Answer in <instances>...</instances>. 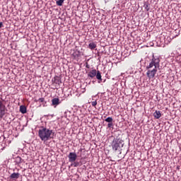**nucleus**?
Returning a JSON list of instances; mask_svg holds the SVG:
<instances>
[{
    "mask_svg": "<svg viewBox=\"0 0 181 181\" xmlns=\"http://www.w3.org/2000/svg\"><path fill=\"white\" fill-rule=\"evenodd\" d=\"M160 63V59L158 58V57L153 55L151 62L146 66L148 70L146 76L148 77V78H153V77H155V75L156 73H158V70L160 69V65L159 64Z\"/></svg>",
    "mask_w": 181,
    "mask_h": 181,
    "instance_id": "1",
    "label": "nucleus"
},
{
    "mask_svg": "<svg viewBox=\"0 0 181 181\" xmlns=\"http://www.w3.org/2000/svg\"><path fill=\"white\" fill-rule=\"evenodd\" d=\"M124 144L125 143L122 139L118 136L114 138L110 145L112 152L118 153V155H121V153H122V148H124Z\"/></svg>",
    "mask_w": 181,
    "mask_h": 181,
    "instance_id": "2",
    "label": "nucleus"
},
{
    "mask_svg": "<svg viewBox=\"0 0 181 181\" xmlns=\"http://www.w3.org/2000/svg\"><path fill=\"white\" fill-rule=\"evenodd\" d=\"M52 134H53V130H50L46 127H43L38 131V136L43 142L52 139Z\"/></svg>",
    "mask_w": 181,
    "mask_h": 181,
    "instance_id": "3",
    "label": "nucleus"
},
{
    "mask_svg": "<svg viewBox=\"0 0 181 181\" xmlns=\"http://www.w3.org/2000/svg\"><path fill=\"white\" fill-rule=\"evenodd\" d=\"M5 105L2 103V101L0 100V118H4V116L5 115V110H6Z\"/></svg>",
    "mask_w": 181,
    "mask_h": 181,
    "instance_id": "4",
    "label": "nucleus"
},
{
    "mask_svg": "<svg viewBox=\"0 0 181 181\" xmlns=\"http://www.w3.org/2000/svg\"><path fill=\"white\" fill-rule=\"evenodd\" d=\"M68 158L69 162H76V160L77 159V154L76 153H69Z\"/></svg>",
    "mask_w": 181,
    "mask_h": 181,
    "instance_id": "5",
    "label": "nucleus"
},
{
    "mask_svg": "<svg viewBox=\"0 0 181 181\" xmlns=\"http://www.w3.org/2000/svg\"><path fill=\"white\" fill-rule=\"evenodd\" d=\"M97 76V70L93 69L88 74V77H90V78H94Z\"/></svg>",
    "mask_w": 181,
    "mask_h": 181,
    "instance_id": "6",
    "label": "nucleus"
},
{
    "mask_svg": "<svg viewBox=\"0 0 181 181\" xmlns=\"http://www.w3.org/2000/svg\"><path fill=\"white\" fill-rule=\"evenodd\" d=\"M52 83H54V84H58V86H60V84H62V79H60V78L58 76H56L52 78Z\"/></svg>",
    "mask_w": 181,
    "mask_h": 181,
    "instance_id": "7",
    "label": "nucleus"
},
{
    "mask_svg": "<svg viewBox=\"0 0 181 181\" xmlns=\"http://www.w3.org/2000/svg\"><path fill=\"white\" fill-rule=\"evenodd\" d=\"M153 115L154 118H156V119H159V118L162 117V113H160V111L159 110H156L155 112H153Z\"/></svg>",
    "mask_w": 181,
    "mask_h": 181,
    "instance_id": "8",
    "label": "nucleus"
},
{
    "mask_svg": "<svg viewBox=\"0 0 181 181\" xmlns=\"http://www.w3.org/2000/svg\"><path fill=\"white\" fill-rule=\"evenodd\" d=\"M96 78L98 81V83H101L103 81V78L101 76V72L100 71H96Z\"/></svg>",
    "mask_w": 181,
    "mask_h": 181,
    "instance_id": "9",
    "label": "nucleus"
},
{
    "mask_svg": "<svg viewBox=\"0 0 181 181\" xmlns=\"http://www.w3.org/2000/svg\"><path fill=\"white\" fill-rule=\"evenodd\" d=\"M88 47L90 50H94V49L97 47V42H90Z\"/></svg>",
    "mask_w": 181,
    "mask_h": 181,
    "instance_id": "10",
    "label": "nucleus"
},
{
    "mask_svg": "<svg viewBox=\"0 0 181 181\" xmlns=\"http://www.w3.org/2000/svg\"><path fill=\"white\" fill-rule=\"evenodd\" d=\"M21 174L19 173H13L10 175V179H19Z\"/></svg>",
    "mask_w": 181,
    "mask_h": 181,
    "instance_id": "11",
    "label": "nucleus"
},
{
    "mask_svg": "<svg viewBox=\"0 0 181 181\" xmlns=\"http://www.w3.org/2000/svg\"><path fill=\"white\" fill-rule=\"evenodd\" d=\"M52 105H59L60 104V100L57 98H53L52 100Z\"/></svg>",
    "mask_w": 181,
    "mask_h": 181,
    "instance_id": "12",
    "label": "nucleus"
},
{
    "mask_svg": "<svg viewBox=\"0 0 181 181\" xmlns=\"http://www.w3.org/2000/svg\"><path fill=\"white\" fill-rule=\"evenodd\" d=\"M23 162V160L22 159V158L19 156L16 157L15 159L16 165H21V163H22Z\"/></svg>",
    "mask_w": 181,
    "mask_h": 181,
    "instance_id": "13",
    "label": "nucleus"
},
{
    "mask_svg": "<svg viewBox=\"0 0 181 181\" xmlns=\"http://www.w3.org/2000/svg\"><path fill=\"white\" fill-rule=\"evenodd\" d=\"M20 112H21V114H26V106H20Z\"/></svg>",
    "mask_w": 181,
    "mask_h": 181,
    "instance_id": "14",
    "label": "nucleus"
},
{
    "mask_svg": "<svg viewBox=\"0 0 181 181\" xmlns=\"http://www.w3.org/2000/svg\"><path fill=\"white\" fill-rule=\"evenodd\" d=\"M64 2V0H58L56 1V4L58 6H62Z\"/></svg>",
    "mask_w": 181,
    "mask_h": 181,
    "instance_id": "15",
    "label": "nucleus"
},
{
    "mask_svg": "<svg viewBox=\"0 0 181 181\" xmlns=\"http://www.w3.org/2000/svg\"><path fill=\"white\" fill-rule=\"evenodd\" d=\"M105 122H108V124H109V123L112 122L113 119H112V117H107V118L105 119Z\"/></svg>",
    "mask_w": 181,
    "mask_h": 181,
    "instance_id": "16",
    "label": "nucleus"
},
{
    "mask_svg": "<svg viewBox=\"0 0 181 181\" xmlns=\"http://www.w3.org/2000/svg\"><path fill=\"white\" fill-rule=\"evenodd\" d=\"M144 9H146V11H149L150 8H149V4L148 3H144Z\"/></svg>",
    "mask_w": 181,
    "mask_h": 181,
    "instance_id": "17",
    "label": "nucleus"
},
{
    "mask_svg": "<svg viewBox=\"0 0 181 181\" xmlns=\"http://www.w3.org/2000/svg\"><path fill=\"white\" fill-rule=\"evenodd\" d=\"M73 165L74 168H77L78 166H81V164L79 162L76 161L73 163Z\"/></svg>",
    "mask_w": 181,
    "mask_h": 181,
    "instance_id": "18",
    "label": "nucleus"
},
{
    "mask_svg": "<svg viewBox=\"0 0 181 181\" xmlns=\"http://www.w3.org/2000/svg\"><path fill=\"white\" fill-rule=\"evenodd\" d=\"M107 128H114V123L112 122L107 124Z\"/></svg>",
    "mask_w": 181,
    "mask_h": 181,
    "instance_id": "19",
    "label": "nucleus"
},
{
    "mask_svg": "<svg viewBox=\"0 0 181 181\" xmlns=\"http://www.w3.org/2000/svg\"><path fill=\"white\" fill-rule=\"evenodd\" d=\"M92 107H95L97 105V100L91 102Z\"/></svg>",
    "mask_w": 181,
    "mask_h": 181,
    "instance_id": "20",
    "label": "nucleus"
},
{
    "mask_svg": "<svg viewBox=\"0 0 181 181\" xmlns=\"http://www.w3.org/2000/svg\"><path fill=\"white\" fill-rule=\"evenodd\" d=\"M38 102H39V103H45V98H39V99H38Z\"/></svg>",
    "mask_w": 181,
    "mask_h": 181,
    "instance_id": "21",
    "label": "nucleus"
},
{
    "mask_svg": "<svg viewBox=\"0 0 181 181\" xmlns=\"http://www.w3.org/2000/svg\"><path fill=\"white\" fill-rule=\"evenodd\" d=\"M1 28H4V23L0 22V29Z\"/></svg>",
    "mask_w": 181,
    "mask_h": 181,
    "instance_id": "22",
    "label": "nucleus"
},
{
    "mask_svg": "<svg viewBox=\"0 0 181 181\" xmlns=\"http://www.w3.org/2000/svg\"><path fill=\"white\" fill-rule=\"evenodd\" d=\"M74 57H78V54H75Z\"/></svg>",
    "mask_w": 181,
    "mask_h": 181,
    "instance_id": "23",
    "label": "nucleus"
},
{
    "mask_svg": "<svg viewBox=\"0 0 181 181\" xmlns=\"http://www.w3.org/2000/svg\"><path fill=\"white\" fill-rule=\"evenodd\" d=\"M86 67H87V69H89L90 67L88 66V65H86Z\"/></svg>",
    "mask_w": 181,
    "mask_h": 181,
    "instance_id": "24",
    "label": "nucleus"
}]
</instances>
